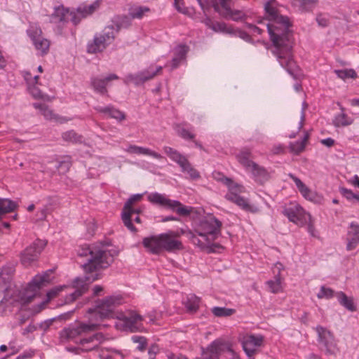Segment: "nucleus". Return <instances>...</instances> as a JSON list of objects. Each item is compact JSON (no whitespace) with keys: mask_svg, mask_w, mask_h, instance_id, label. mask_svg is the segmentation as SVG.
Instances as JSON below:
<instances>
[{"mask_svg":"<svg viewBox=\"0 0 359 359\" xmlns=\"http://www.w3.org/2000/svg\"><path fill=\"white\" fill-rule=\"evenodd\" d=\"M308 224V226H307V230L309 231V233L312 236H315V228L313 226V224L311 222V219L310 220H308L307 221V223Z\"/></svg>","mask_w":359,"mask_h":359,"instance_id":"obj_61","label":"nucleus"},{"mask_svg":"<svg viewBox=\"0 0 359 359\" xmlns=\"http://www.w3.org/2000/svg\"><path fill=\"white\" fill-rule=\"evenodd\" d=\"M99 326V324L93 321L88 323H80L75 327L62 330L60 333V339L63 342L74 339L79 335L96 330Z\"/></svg>","mask_w":359,"mask_h":359,"instance_id":"obj_16","label":"nucleus"},{"mask_svg":"<svg viewBox=\"0 0 359 359\" xmlns=\"http://www.w3.org/2000/svg\"><path fill=\"white\" fill-rule=\"evenodd\" d=\"M12 278L6 275H3L2 272H0V290H4L7 292V294L10 293L8 284L11 283Z\"/></svg>","mask_w":359,"mask_h":359,"instance_id":"obj_46","label":"nucleus"},{"mask_svg":"<svg viewBox=\"0 0 359 359\" xmlns=\"http://www.w3.org/2000/svg\"><path fill=\"white\" fill-rule=\"evenodd\" d=\"M321 143L323 144V145H325L328 147H332L334 143V140L330 137H328V138H326V139H323L321 140Z\"/></svg>","mask_w":359,"mask_h":359,"instance_id":"obj_62","label":"nucleus"},{"mask_svg":"<svg viewBox=\"0 0 359 359\" xmlns=\"http://www.w3.org/2000/svg\"><path fill=\"white\" fill-rule=\"evenodd\" d=\"M223 344L219 340H215L206 348H202L203 359H219L223 351Z\"/></svg>","mask_w":359,"mask_h":359,"instance_id":"obj_23","label":"nucleus"},{"mask_svg":"<svg viewBox=\"0 0 359 359\" xmlns=\"http://www.w3.org/2000/svg\"><path fill=\"white\" fill-rule=\"evenodd\" d=\"M309 138V134L307 132H306L304 133L303 138L301 140H298L294 142H291L290 144V151L297 154L303 151Z\"/></svg>","mask_w":359,"mask_h":359,"instance_id":"obj_33","label":"nucleus"},{"mask_svg":"<svg viewBox=\"0 0 359 359\" xmlns=\"http://www.w3.org/2000/svg\"><path fill=\"white\" fill-rule=\"evenodd\" d=\"M124 302L121 295H111L101 299H97L95 302V307L89 309L88 319L94 323L98 322L106 318H115L117 312L116 309Z\"/></svg>","mask_w":359,"mask_h":359,"instance_id":"obj_5","label":"nucleus"},{"mask_svg":"<svg viewBox=\"0 0 359 359\" xmlns=\"http://www.w3.org/2000/svg\"><path fill=\"white\" fill-rule=\"evenodd\" d=\"M231 4V0H212L215 10L223 17L234 21L243 20L245 14L240 10H232Z\"/></svg>","mask_w":359,"mask_h":359,"instance_id":"obj_14","label":"nucleus"},{"mask_svg":"<svg viewBox=\"0 0 359 359\" xmlns=\"http://www.w3.org/2000/svg\"><path fill=\"white\" fill-rule=\"evenodd\" d=\"M337 297L340 304L344 306L346 309L351 311H355V306L352 298L347 297L343 292H338L337 294Z\"/></svg>","mask_w":359,"mask_h":359,"instance_id":"obj_36","label":"nucleus"},{"mask_svg":"<svg viewBox=\"0 0 359 359\" xmlns=\"http://www.w3.org/2000/svg\"><path fill=\"white\" fill-rule=\"evenodd\" d=\"M243 351L249 358H252L262 345L264 337L262 335L245 334L240 339Z\"/></svg>","mask_w":359,"mask_h":359,"instance_id":"obj_18","label":"nucleus"},{"mask_svg":"<svg viewBox=\"0 0 359 359\" xmlns=\"http://www.w3.org/2000/svg\"><path fill=\"white\" fill-rule=\"evenodd\" d=\"M69 17H72L71 20L74 24L76 25L79 22V19L77 20L76 15L63 6L55 7L53 12L48 16L49 22L58 25L59 27L63 26L67 23L69 20Z\"/></svg>","mask_w":359,"mask_h":359,"instance_id":"obj_17","label":"nucleus"},{"mask_svg":"<svg viewBox=\"0 0 359 359\" xmlns=\"http://www.w3.org/2000/svg\"><path fill=\"white\" fill-rule=\"evenodd\" d=\"M115 318L117 320L115 327L120 331L135 332L142 327L143 317L135 311L117 312Z\"/></svg>","mask_w":359,"mask_h":359,"instance_id":"obj_8","label":"nucleus"},{"mask_svg":"<svg viewBox=\"0 0 359 359\" xmlns=\"http://www.w3.org/2000/svg\"><path fill=\"white\" fill-rule=\"evenodd\" d=\"M289 177L293 180L302 195L307 200L313 201L315 199V194L307 187L300 179L293 174H289Z\"/></svg>","mask_w":359,"mask_h":359,"instance_id":"obj_29","label":"nucleus"},{"mask_svg":"<svg viewBox=\"0 0 359 359\" xmlns=\"http://www.w3.org/2000/svg\"><path fill=\"white\" fill-rule=\"evenodd\" d=\"M333 125L335 127H341V126H347L353 123V119L351 117H348L344 112L337 114L334 116L333 121Z\"/></svg>","mask_w":359,"mask_h":359,"instance_id":"obj_38","label":"nucleus"},{"mask_svg":"<svg viewBox=\"0 0 359 359\" xmlns=\"http://www.w3.org/2000/svg\"><path fill=\"white\" fill-rule=\"evenodd\" d=\"M164 153L173 161L177 163L183 172L189 174V177L192 180L199 179L201 175L198 171H197L190 163L188 159L177 150L170 147H163Z\"/></svg>","mask_w":359,"mask_h":359,"instance_id":"obj_10","label":"nucleus"},{"mask_svg":"<svg viewBox=\"0 0 359 359\" xmlns=\"http://www.w3.org/2000/svg\"><path fill=\"white\" fill-rule=\"evenodd\" d=\"M304 121H305L304 109H302V113H301L300 121L299 122L298 127H297V130L296 133H292L290 134L288 136L290 138L292 139V138H294L296 137L297 133H298L299 131L302 128V127L304 126Z\"/></svg>","mask_w":359,"mask_h":359,"instance_id":"obj_54","label":"nucleus"},{"mask_svg":"<svg viewBox=\"0 0 359 359\" xmlns=\"http://www.w3.org/2000/svg\"><path fill=\"white\" fill-rule=\"evenodd\" d=\"M276 268L278 269V273L275 276L274 280H270L266 282L269 290L273 293H278L282 290V282L280 273L283 266L280 263L278 262L276 264Z\"/></svg>","mask_w":359,"mask_h":359,"instance_id":"obj_30","label":"nucleus"},{"mask_svg":"<svg viewBox=\"0 0 359 359\" xmlns=\"http://www.w3.org/2000/svg\"><path fill=\"white\" fill-rule=\"evenodd\" d=\"M211 311L215 316L219 318L229 317L236 313V310L233 309L219 306H215L211 309Z\"/></svg>","mask_w":359,"mask_h":359,"instance_id":"obj_39","label":"nucleus"},{"mask_svg":"<svg viewBox=\"0 0 359 359\" xmlns=\"http://www.w3.org/2000/svg\"><path fill=\"white\" fill-rule=\"evenodd\" d=\"M95 109L99 113L106 114L109 117L115 118L118 121L124 120L126 118L124 114L122 111L115 109L114 107L110 105L107 107L97 106L95 107Z\"/></svg>","mask_w":359,"mask_h":359,"instance_id":"obj_28","label":"nucleus"},{"mask_svg":"<svg viewBox=\"0 0 359 359\" xmlns=\"http://www.w3.org/2000/svg\"><path fill=\"white\" fill-rule=\"evenodd\" d=\"M107 339L106 337L101 332L80 339L79 344L82 346L83 351H91L97 349L99 346Z\"/></svg>","mask_w":359,"mask_h":359,"instance_id":"obj_21","label":"nucleus"},{"mask_svg":"<svg viewBox=\"0 0 359 359\" xmlns=\"http://www.w3.org/2000/svg\"><path fill=\"white\" fill-rule=\"evenodd\" d=\"M133 343L137 344V348L140 351H144L147 346V339L143 336L134 335L131 337Z\"/></svg>","mask_w":359,"mask_h":359,"instance_id":"obj_43","label":"nucleus"},{"mask_svg":"<svg viewBox=\"0 0 359 359\" xmlns=\"http://www.w3.org/2000/svg\"><path fill=\"white\" fill-rule=\"evenodd\" d=\"M334 72L339 78L343 80L348 78L355 79L357 76L356 72L352 69L335 70Z\"/></svg>","mask_w":359,"mask_h":359,"instance_id":"obj_45","label":"nucleus"},{"mask_svg":"<svg viewBox=\"0 0 359 359\" xmlns=\"http://www.w3.org/2000/svg\"><path fill=\"white\" fill-rule=\"evenodd\" d=\"M78 255L86 257L87 262L83 264L86 275L74 280L72 287L74 291L66 297V304L73 302L85 293L88 285L99 278L97 271L107 268L114 262V256L110 251L97 246L83 245L79 250Z\"/></svg>","mask_w":359,"mask_h":359,"instance_id":"obj_2","label":"nucleus"},{"mask_svg":"<svg viewBox=\"0 0 359 359\" xmlns=\"http://www.w3.org/2000/svg\"><path fill=\"white\" fill-rule=\"evenodd\" d=\"M17 208V204L8 198H0V217L6 213L13 212Z\"/></svg>","mask_w":359,"mask_h":359,"instance_id":"obj_35","label":"nucleus"},{"mask_svg":"<svg viewBox=\"0 0 359 359\" xmlns=\"http://www.w3.org/2000/svg\"><path fill=\"white\" fill-rule=\"evenodd\" d=\"M180 237V232L168 231L159 235L144 238L142 244L152 254L158 255L163 250L175 252L184 248L182 241L178 239Z\"/></svg>","mask_w":359,"mask_h":359,"instance_id":"obj_3","label":"nucleus"},{"mask_svg":"<svg viewBox=\"0 0 359 359\" xmlns=\"http://www.w3.org/2000/svg\"><path fill=\"white\" fill-rule=\"evenodd\" d=\"M31 93L35 98H44V95L37 88L33 87L30 89Z\"/></svg>","mask_w":359,"mask_h":359,"instance_id":"obj_60","label":"nucleus"},{"mask_svg":"<svg viewBox=\"0 0 359 359\" xmlns=\"http://www.w3.org/2000/svg\"><path fill=\"white\" fill-rule=\"evenodd\" d=\"M229 188V192L226 194V200L236 204L242 210L256 213L259 212V208L256 205L250 204L248 200L240 196V194L245 192V188L241 184L235 183L231 179L222 177L219 179Z\"/></svg>","mask_w":359,"mask_h":359,"instance_id":"obj_7","label":"nucleus"},{"mask_svg":"<svg viewBox=\"0 0 359 359\" xmlns=\"http://www.w3.org/2000/svg\"><path fill=\"white\" fill-rule=\"evenodd\" d=\"M48 212H49L48 207V206L43 207L37 213L38 217H39V220H44V219H46Z\"/></svg>","mask_w":359,"mask_h":359,"instance_id":"obj_59","label":"nucleus"},{"mask_svg":"<svg viewBox=\"0 0 359 359\" xmlns=\"http://www.w3.org/2000/svg\"><path fill=\"white\" fill-rule=\"evenodd\" d=\"M164 206L168 207L182 216H187L192 211V208L184 206L178 201L170 200L168 198H167Z\"/></svg>","mask_w":359,"mask_h":359,"instance_id":"obj_27","label":"nucleus"},{"mask_svg":"<svg viewBox=\"0 0 359 359\" xmlns=\"http://www.w3.org/2000/svg\"><path fill=\"white\" fill-rule=\"evenodd\" d=\"M264 10L266 20L269 21L266 27L274 46L273 53L280 66L294 79H297L301 74L291 53L292 47V33L290 29L291 22L287 16L279 13L276 0H269L266 2Z\"/></svg>","mask_w":359,"mask_h":359,"instance_id":"obj_1","label":"nucleus"},{"mask_svg":"<svg viewBox=\"0 0 359 359\" xmlns=\"http://www.w3.org/2000/svg\"><path fill=\"white\" fill-rule=\"evenodd\" d=\"M93 295L98 296L103 291V287L101 285H95L93 289Z\"/></svg>","mask_w":359,"mask_h":359,"instance_id":"obj_64","label":"nucleus"},{"mask_svg":"<svg viewBox=\"0 0 359 359\" xmlns=\"http://www.w3.org/2000/svg\"><path fill=\"white\" fill-rule=\"evenodd\" d=\"M117 79H118V76L115 74H110L105 77L93 76L90 78V84L95 92L100 95H107L108 93L107 88L108 83L113 80Z\"/></svg>","mask_w":359,"mask_h":359,"instance_id":"obj_20","label":"nucleus"},{"mask_svg":"<svg viewBox=\"0 0 359 359\" xmlns=\"http://www.w3.org/2000/svg\"><path fill=\"white\" fill-rule=\"evenodd\" d=\"M158 351V347L156 344L151 345L148 351V355L149 359H155L156 355Z\"/></svg>","mask_w":359,"mask_h":359,"instance_id":"obj_58","label":"nucleus"},{"mask_svg":"<svg viewBox=\"0 0 359 359\" xmlns=\"http://www.w3.org/2000/svg\"><path fill=\"white\" fill-rule=\"evenodd\" d=\"M52 273L53 270H48L42 274L36 275L27 287L18 291V297H14L13 302H19L23 304L31 302L36 297L40 288L50 281Z\"/></svg>","mask_w":359,"mask_h":359,"instance_id":"obj_6","label":"nucleus"},{"mask_svg":"<svg viewBox=\"0 0 359 359\" xmlns=\"http://www.w3.org/2000/svg\"><path fill=\"white\" fill-rule=\"evenodd\" d=\"M190 238L192 241V243L195 245H197L201 248H204L206 245L208 244L207 242L205 241V240L203 238V240H201L198 238V234L195 233L190 232Z\"/></svg>","mask_w":359,"mask_h":359,"instance_id":"obj_51","label":"nucleus"},{"mask_svg":"<svg viewBox=\"0 0 359 359\" xmlns=\"http://www.w3.org/2000/svg\"><path fill=\"white\" fill-rule=\"evenodd\" d=\"M187 53V47L186 46L180 45L176 47L175 50V56H177L182 60L185 59Z\"/></svg>","mask_w":359,"mask_h":359,"instance_id":"obj_52","label":"nucleus"},{"mask_svg":"<svg viewBox=\"0 0 359 359\" xmlns=\"http://www.w3.org/2000/svg\"><path fill=\"white\" fill-rule=\"evenodd\" d=\"M33 106L35 109H39L41 111L45 118L48 120L57 118V115L54 114L53 111L48 109L45 104L34 103Z\"/></svg>","mask_w":359,"mask_h":359,"instance_id":"obj_40","label":"nucleus"},{"mask_svg":"<svg viewBox=\"0 0 359 359\" xmlns=\"http://www.w3.org/2000/svg\"><path fill=\"white\" fill-rule=\"evenodd\" d=\"M333 294L334 291L332 289L322 286L319 292L317 294V297L318 299H330L333 297Z\"/></svg>","mask_w":359,"mask_h":359,"instance_id":"obj_49","label":"nucleus"},{"mask_svg":"<svg viewBox=\"0 0 359 359\" xmlns=\"http://www.w3.org/2000/svg\"><path fill=\"white\" fill-rule=\"evenodd\" d=\"M201 299L195 294H189L187 297V299L185 302V306L188 311L194 313L196 312L200 305Z\"/></svg>","mask_w":359,"mask_h":359,"instance_id":"obj_37","label":"nucleus"},{"mask_svg":"<svg viewBox=\"0 0 359 359\" xmlns=\"http://www.w3.org/2000/svg\"><path fill=\"white\" fill-rule=\"evenodd\" d=\"M66 287H67L66 285L57 286V287L51 289L50 290H49L46 294L47 299L46 301H43L42 302H41L39 304V308L37 311H41L43 308L46 303H47L50 299H52L53 298L56 297L59 294L60 292H61L64 288H66Z\"/></svg>","mask_w":359,"mask_h":359,"instance_id":"obj_41","label":"nucleus"},{"mask_svg":"<svg viewBox=\"0 0 359 359\" xmlns=\"http://www.w3.org/2000/svg\"><path fill=\"white\" fill-rule=\"evenodd\" d=\"M251 151L248 148L243 149L236 156L238 162L248 170L255 162L250 160Z\"/></svg>","mask_w":359,"mask_h":359,"instance_id":"obj_31","label":"nucleus"},{"mask_svg":"<svg viewBox=\"0 0 359 359\" xmlns=\"http://www.w3.org/2000/svg\"><path fill=\"white\" fill-rule=\"evenodd\" d=\"M299 8L303 11H311L316 6L318 0H299Z\"/></svg>","mask_w":359,"mask_h":359,"instance_id":"obj_44","label":"nucleus"},{"mask_svg":"<svg viewBox=\"0 0 359 359\" xmlns=\"http://www.w3.org/2000/svg\"><path fill=\"white\" fill-rule=\"evenodd\" d=\"M222 222L215 217H209L201 221L199 226L195 230L198 236L210 244L220 233Z\"/></svg>","mask_w":359,"mask_h":359,"instance_id":"obj_9","label":"nucleus"},{"mask_svg":"<svg viewBox=\"0 0 359 359\" xmlns=\"http://www.w3.org/2000/svg\"><path fill=\"white\" fill-rule=\"evenodd\" d=\"M142 194L133 195L126 202L123 208L121 219L123 220L124 225L132 232L137 231V229L132 224V214L135 212V208L133 207V204L135 201H140L142 198Z\"/></svg>","mask_w":359,"mask_h":359,"instance_id":"obj_19","label":"nucleus"},{"mask_svg":"<svg viewBox=\"0 0 359 359\" xmlns=\"http://www.w3.org/2000/svg\"><path fill=\"white\" fill-rule=\"evenodd\" d=\"M183 0H174V5L178 12L182 13H187V8L183 6Z\"/></svg>","mask_w":359,"mask_h":359,"instance_id":"obj_55","label":"nucleus"},{"mask_svg":"<svg viewBox=\"0 0 359 359\" xmlns=\"http://www.w3.org/2000/svg\"><path fill=\"white\" fill-rule=\"evenodd\" d=\"M339 191L348 201H352L354 200L355 193H353L351 189L343 187L340 189Z\"/></svg>","mask_w":359,"mask_h":359,"instance_id":"obj_53","label":"nucleus"},{"mask_svg":"<svg viewBox=\"0 0 359 359\" xmlns=\"http://www.w3.org/2000/svg\"><path fill=\"white\" fill-rule=\"evenodd\" d=\"M283 214L290 222L299 226L306 224L307 221L311 219V215L297 203H290L284 208Z\"/></svg>","mask_w":359,"mask_h":359,"instance_id":"obj_15","label":"nucleus"},{"mask_svg":"<svg viewBox=\"0 0 359 359\" xmlns=\"http://www.w3.org/2000/svg\"><path fill=\"white\" fill-rule=\"evenodd\" d=\"M163 67L161 66H149L147 69H143L137 74H128L123 79V82L126 85L133 83L135 86H138L142 85L145 82L153 79L158 74L162 72Z\"/></svg>","mask_w":359,"mask_h":359,"instance_id":"obj_12","label":"nucleus"},{"mask_svg":"<svg viewBox=\"0 0 359 359\" xmlns=\"http://www.w3.org/2000/svg\"><path fill=\"white\" fill-rule=\"evenodd\" d=\"M100 6V0H96L90 5H81L77 8V13L82 17L86 18L93 14Z\"/></svg>","mask_w":359,"mask_h":359,"instance_id":"obj_32","label":"nucleus"},{"mask_svg":"<svg viewBox=\"0 0 359 359\" xmlns=\"http://www.w3.org/2000/svg\"><path fill=\"white\" fill-rule=\"evenodd\" d=\"M120 18L121 19V22L117 23L116 27L114 25H108L101 32L95 34L93 39L89 41L87 45L88 53H97L102 52L113 43L116 34L119 32L123 24H126V26L130 25V21L128 16L123 15Z\"/></svg>","mask_w":359,"mask_h":359,"instance_id":"obj_4","label":"nucleus"},{"mask_svg":"<svg viewBox=\"0 0 359 359\" xmlns=\"http://www.w3.org/2000/svg\"><path fill=\"white\" fill-rule=\"evenodd\" d=\"M346 250L348 251L356 248L359 245V224L351 222L347 232Z\"/></svg>","mask_w":359,"mask_h":359,"instance_id":"obj_22","label":"nucleus"},{"mask_svg":"<svg viewBox=\"0 0 359 359\" xmlns=\"http://www.w3.org/2000/svg\"><path fill=\"white\" fill-rule=\"evenodd\" d=\"M149 12L150 8L147 6H135L130 8L129 16L132 19H142Z\"/></svg>","mask_w":359,"mask_h":359,"instance_id":"obj_34","label":"nucleus"},{"mask_svg":"<svg viewBox=\"0 0 359 359\" xmlns=\"http://www.w3.org/2000/svg\"><path fill=\"white\" fill-rule=\"evenodd\" d=\"M125 151L129 154L149 156L156 159H161L163 158L160 154L152 151L150 149L133 144L130 145L125 149Z\"/></svg>","mask_w":359,"mask_h":359,"instance_id":"obj_26","label":"nucleus"},{"mask_svg":"<svg viewBox=\"0 0 359 359\" xmlns=\"http://www.w3.org/2000/svg\"><path fill=\"white\" fill-rule=\"evenodd\" d=\"M148 198L150 202L161 205H165L167 200V198L163 195L158 193L151 194Z\"/></svg>","mask_w":359,"mask_h":359,"instance_id":"obj_47","label":"nucleus"},{"mask_svg":"<svg viewBox=\"0 0 359 359\" xmlns=\"http://www.w3.org/2000/svg\"><path fill=\"white\" fill-rule=\"evenodd\" d=\"M46 245L47 242L44 240L36 239L34 241L20 252V259L21 264L27 267L36 262Z\"/></svg>","mask_w":359,"mask_h":359,"instance_id":"obj_11","label":"nucleus"},{"mask_svg":"<svg viewBox=\"0 0 359 359\" xmlns=\"http://www.w3.org/2000/svg\"><path fill=\"white\" fill-rule=\"evenodd\" d=\"M15 271V269L13 266L8 265L2 267L1 272L3 273V275H6L7 276H10L11 278L13 277V273Z\"/></svg>","mask_w":359,"mask_h":359,"instance_id":"obj_56","label":"nucleus"},{"mask_svg":"<svg viewBox=\"0 0 359 359\" xmlns=\"http://www.w3.org/2000/svg\"><path fill=\"white\" fill-rule=\"evenodd\" d=\"M62 137V139L66 142L72 143H80L82 142V137L78 135L74 130H69L64 133Z\"/></svg>","mask_w":359,"mask_h":359,"instance_id":"obj_42","label":"nucleus"},{"mask_svg":"<svg viewBox=\"0 0 359 359\" xmlns=\"http://www.w3.org/2000/svg\"><path fill=\"white\" fill-rule=\"evenodd\" d=\"M179 135L185 140H192L194 138V135L184 128L179 130Z\"/></svg>","mask_w":359,"mask_h":359,"instance_id":"obj_57","label":"nucleus"},{"mask_svg":"<svg viewBox=\"0 0 359 359\" xmlns=\"http://www.w3.org/2000/svg\"><path fill=\"white\" fill-rule=\"evenodd\" d=\"M71 165V158L69 156H67L65 160L59 162L57 169L60 172L65 174L69 170Z\"/></svg>","mask_w":359,"mask_h":359,"instance_id":"obj_48","label":"nucleus"},{"mask_svg":"<svg viewBox=\"0 0 359 359\" xmlns=\"http://www.w3.org/2000/svg\"><path fill=\"white\" fill-rule=\"evenodd\" d=\"M182 61V60L177 56H174V57L172 60V69L177 68Z\"/></svg>","mask_w":359,"mask_h":359,"instance_id":"obj_63","label":"nucleus"},{"mask_svg":"<svg viewBox=\"0 0 359 359\" xmlns=\"http://www.w3.org/2000/svg\"><path fill=\"white\" fill-rule=\"evenodd\" d=\"M318 341L320 349L328 355H335L338 347L333 334L327 328L317 326Z\"/></svg>","mask_w":359,"mask_h":359,"instance_id":"obj_13","label":"nucleus"},{"mask_svg":"<svg viewBox=\"0 0 359 359\" xmlns=\"http://www.w3.org/2000/svg\"><path fill=\"white\" fill-rule=\"evenodd\" d=\"M41 30H36L35 34H30V37L32 40V42L34 45L35 48L40 51L41 55H44L48 53L50 47V41L43 38L41 36Z\"/></svg>","mask_w":359,"mask_h":359,"instance_id":"obj_24","label":"nucleus"},{"mask_svg":"<svg viewBox=\"0 0 359 359\" xmlns=\"http://www.w3.org/2000/svg\"><path fill=\"white\" fill-rule=\"evenodd\" d=\"M316 22L318 26L326 27L330 25L329 16L327 14L319 13L316 16Z\"/></svg>","mask_w":359,"mask_h":359,"instance_id":"obj_50","label":"nucleus"},{"mask_svg":"<svg viewBox=\"0 0 359 359\" xmlns=\"http://www.w3.org/2000/svg\"><path fill=\"white\" fill-rule=\"evenodd\" d=\"M247 171L252 173L254 180L259 183L263 184L269 178L268 171L262 166L255 163Z\"/></svg>","mask_w":359,"mask_h":359,"instance_id":"obj_25","label":"nucleus"}]
</instances>
